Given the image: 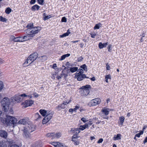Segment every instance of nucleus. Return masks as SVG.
<instances>
[{
  "label": "nucleus",
  "mask_w": 147,
  "mask_h": 147,
  "mask_svg": "<svg viewBox=\"0 0 147 147\" xmlns=\"http://www.w3.org/2000/svg\"><path fill=\"white\" fill-rule=\"evenodd\" d=\"M40 8V7L39 5H35L32 7L31 10L32 11L38 10Z\"/></svg>",
  "instance_id": "obj_20"
},
{
  "label": "nucleus",
  "mask_w": 147,
  "mask_h": 147,
  "mask_svg": "<svg viewBox=\"0 0 147 147\" xmlns=\"http://www.w3.org/2000/svg\"><path fill=\"white\" fill-rule=\"evenodd\" d=\"M30 62L31 61L30 59H28V57L23 64L24 67H26L28 66L31 63H30Z\"/></svg>",
  "instance_id": "obj_19"
},
{
  "label": "nucleus",
  "mask_w": 147,
  "mask_h": 147,
  "mask_svg": "<svg viewBox=\"0 0 147 147\" xmlns=\"http://www.w3.org/2000/svg\"><path fill=\"white\" fill-rule=\"evenodd\" d=\"M40 114L43 116H45L47 115V111L45 110L40 109L39 110Z\"/></svg>",
  "instance_id": "obj_23"
},
{
  "label": "nucleus",
  "mask_w": 147,
  "mask_h": 147,
  "mask_svg": "<svg viewBox=\"0 0 147 147\" xmlns=\"http://www.w3.org/2000/svg\"><path fill=\"white\" fill-rule=\"evenodd\" d=\"M61 75L63 76L65 78L68 76L67 73H66L64 70H63L61 72Z\"/></svg>",
  "instance_id": "obj_32"
},
{
  "label": "nucleus",
  "mask_w": 147,
  "mask_h": 147,
  "mask_svg": "<svg viewBox=\"0 0 147 147\" xmlns=\"http://www.w3.org/2000/svg\"><path fill=\"white\" fill-rule=\"evenodd\" d=\"M74 78H76L79 81H81L85 78H89L88 77H86L85 74H76Z\"/></svg>",
  "instance_id": "obj_8"
},
{
  "label": "nucleus",
  "mask_w": 147,
  "mask_h": 147,
  "mask_svg": "<svg viewBox=\"0 0 147 147\" xmlns=\"http://www.w3.org/2000/svg\"><path fill=\"white\" fill-rule=\"evenodd\" d=\"M103 140L102 138H100V139L97 142L98 143H102V142H103Z\"/></svg>",
  "instance_id": "obj_61"
},
{
  "label": "nucleus",
  "mask_w": 147,
  "mask_h": 147,
  "mask_svg": "<svg viewBox=\"0 0 147 147\" xmlns=\"http://www.w3.org/2000/svg\"><path fill=\"white\" fill-rule=\"evenodd\" d=\"M21 98H22L23 97H27L28 96L27 95L25 94H23L21 95H20Z\"/></svg>",
  "instance_id": "obj_63"
},
{
  "label": "nucleus",
  "mask_w": 147,
  "mask_h": 147,
  "mask_svg": "<svg viewBox=\"0 0 147 147\" xmlns=\"http://www.w3.org/2000/svg\"><path fill=\"white\" fill-rule=\"evenodd\" d=\"M36 2V0H31L30 2V3L31 4H34Z\"/></svg>",
  "instance_id": "obj_62"
},
{
  "label": "nucleus",
  "mask_w": 147,
  "mask_h": 147,
  "mask_svg": "<svg viewBox=\"0 0 147 147\" xmlns=\"http://www.w3.org/2000/svg\"><path fill=\"white\" fill-rule=\"evenodd\" d=\"M79 72H77L76 73V74H84V70L82 69H78Z\"/></svg>",
  "instance_id": "obj_33"
},
{
  "label": "nucleus",
  "mask_w": 147,
  "mask_h": 147,
  "mask_svg": "<svg viewBox=\"0 0 147 147\" xmlns=\"http://www.w3.org/2000/svg\"><path fill=\"white\" fill-rule=\"evenodd\" d=\"M147 128V125H144V127H143L142 129V131H144V129L146 128Z\"/></svg>",
  "instance_id": "obj_64"
},
{
  "label": "nucleus",
  "mask_w": 147,
  "mask_h": 147,
  "mask_svg": "<svg viewBox=\"0 0 147 147\" xmlns=\"http://www.w3.org/2000/svg\"><path fill=\"white\" fill-rule=\"evenodd\" d=\"M52 144L55 147H64L62 143L58 142H53Z\"/></svg>",
  "instance_id": "obj_16"
},
{
  "label": "nucleus",
  "mask_w": 147,
  "mask_h": 147,
  "mask_svg": "<svg viewBox=\"0 0 147 147\" xmlns=\"http://www.w3.org/2000/svg\"><path fill=\"white\" fill-rule=\"evenodd\" d=\"M25 127L29 131L31 132L35 130L36 126L35 125L30 124H28V126Z\"/></svg>",
  "instance_id": "obj_10"
},
{
  "label": "nucleus",
  "mask_w": 147,
  "mask_h": 147,
  "mask_svg": "<svg viewBox=\"0 0 147 147\" xmlns=\"http://www.w3.org/2000/svg\"><path fill=\"white\" fill-rule=\"evenodd\" d=\"M26 27L27 29L26 30V33L28 35L24 36L22 37V41L27 40L29 39V36L33 37L36 34L41 30V27L39 26L34 27L33 23L28 24Z\"/></svg>",
  "instance_id": "obj_1"
},
{
  "label": "nucleus",
  "mask_w": 147,
  "mask_h": 147,
  "mask_svg": "<svg viewBox=\"0 0 147 147\" xmlns=\"http://www.w3.org/2000/svg\"><path fill=\"white\" fill-rule=\"evenodd\" d=\"M72 140L74 142V144L75 145H78L79 144V142L78 141L73 139H72Z\"/></svg>",
  "instance_id": "obj_38"
},
{
  "label": "nucleus",
  "mask_w": 147,
  "mask_h": 147,
  "mask_svg": "<svg viewBox=\"0 0 147 147\" xmlns=\"http://www.w3.org/2000/svg\"><path fill=\"white\" fill-rule=\"evenodd\" d=\"M54 138H58L61 137V134L59 132L57 133L56 134H55L54 133Z\"/></svg>",
  "instance_id": "obj_27"
},
{
  "label": "nucleus",
  "mask_w": 147,
  "mask_h": 147,
  "mask_svg": "<svg viewBox=\"0 0 147 147\" xmlns=\"http://www.w3.org/2000/svg\"><path fill=\"white\" fill-rule=\"evenodd\" d=\"M35 118L36 119L35 120H38L39 119L41 118V116L38 113H36L35 114V115H34Z\"/></svg>",
  "instance_id": "obj_30"
},
{
  "label": "nucleus",
  "mask_w": 147,
  "mask_h": 147,
  "mask_svg": "<svg viewBox=\"0 0 147 147\" xmlns=\"http://www.w3.org/2000/svg\"><path fill=\"white\" fill-rule=\"evenodd\" d=\"M90 34L91 35V37L92 38H94L95 36L96 35V34L95 33H90Z\"/></svg>",
  "instance_id": "obj_51"
},
{
  "label": "nucleus",
  "mask_w": 147,
  "mask_h": 147,
  "mask_svg": "<svg viewBox=\"0 0 147 147\" xmlns=\"http://www.w3.org/2000/svg\"><path fill=\"white\" fill-rule=\"evenodd\" d=\"M105 79H111V76L110 75H107L105 76Z\"/></svg>",
  "instance_id": "obj_55"
},
{
  "label": "nucleus",
  "mask_w": 147,
  "mask_h": 147,
  "mask_svg": "<svg viewBox=\"0 0 147 147\" xmlns=\"http://www.w3.org/2000/svg\"><path fill=\"white\" fill-rule=\"evenodd\" d=\"M34 103V101L31 100H26L22 103L23 105L25 106V107L31 106Z\"/></svg>",
  "instance_id": "obj_9"
},
{
  "label": "nucleus",
  "mask_w": 147,
  "mask_h": 147,
  "mask_svg": "<svg viewBox=\"0 0 147 147\" xmlns=\"http://www.w3.org/2000/svg\"><path fill=\"white\" fill-rule=\"evenodd\" d=\"M121 135L120 134H118L117 135H115L113 138V140L114 141L119 140L121 139Z\"/></svg>",
  "instance_id": "obj_18"
},
{
  "label": "nucleus",
  "mask_w": 147,
  "mask_h": 147,
  "mask_svg": "<svg viewBox=\"0 0 147 147\" xmlns=\"http://www.w3.org/2000/svg\"><path fill=\"white\" fill-rule=\"evenodd\" d=\"M54 133H51L47 134L46 135V137L48 138H54Z\"/></svg>",
  "instance_id": "obj_26"
},
{
  "label": "nucleus",
  "mask_w": 147,
  "mask_h": 147,
  "mask_svg": "<svg viewBox=\"0 0 147 147\" xmlns=\"http://www.w3.org/2000/svg\"><path fill=\"white\" fill-rule=\"evenodd\" d=\"M106 69L107 70H109L110 69V67L108 63H107L106 65Z\"/></svg>",
  "instance_id": "obj_57"
},
{
  "label": "nucleus",
  "mask_w": 147,
  "mask_h": 147,
  "mask_svg": "<svg viewBox=\"0 0 147 147\" xmlns=\"http://www.w3.org/2000/svg\"><path fill=\"white\" fill-rule=\"evenodd\" d=\"M61 105L60 104L57 106L56 107V109H57L59 111H60V110L61 109H62V108H61Z\"/></svg>",
  "instance_id": "obj_50"
},
{
  "label": "nucleus",
  "mask_w": 147,
  "mask_h": 147,
  "mask_svg": "<svg viewBox=\"0 0 147 147\" xmlns=\"http://www.w3.org/2000/svg\"><path fill=\"white\" fill-rule=\"evenodd\" d=\"M81 120L83 121L84 123H86V122L88 121V120H87L86 119V118L84 117H83L81 118Z\"/></svg>",
  "instance_id": "obj_53"
},
{
  "label": "nucleus",
  "mask_w": 147,
  "mask_h": 147,
  "mask_svg": "<svg viewBox=\"0 0 147 147\" xmlns=\"http://www.w3.org/2000/svg\"><path fill=\"white\" fill-rule=\"evenodd\" d=\"M46 14H45V13L43 14V16H45L44 17V19H43V20H47L48 19L50 18L51 17L50 16H46Z\"/></svg>",
  "instance_id": "obj_34"
},
{
  "label": "nucleus",
  "mask_w": 147,
  "mask_h": 147,
  "mask_svg": "<svg viewBox=\"0 0 147 147\" xmlns=\"http://www.w3.org/2000/svg\"><path fill=\"white\" fill-rule=\"evenodd\" d=\"M1 104L3 109L5 112H7L9 109L10 101L7 97H4L1 101Z\"/></svg>",
  "instance_id": "obj_3"
},
{
  "label": "nucleus",
  "mask_w": 147,
  "mask_h": 147,
  "mask_svg": "<svg viewBox=\"0 0 147 147\" xmlns=\"http://www.w3.org/2000/svg\"><path fill=\"white\" fill-rule=\"evenodd\" d=\"M112 46L111 45H109L107 47V49H108V51L109 52H111V49L112 48Z\"/></svg>",
  "instance_id": "obj_48"
},
{
  "label": "nucleus",
  "mask_w": 147,
  "mask_h": 147,
  "mask_svg": "<svg viewBox=\"0 0 147 147\" xmlns=\"http://www.w3.org/2000/svg\"><path fill=\"white\" fill-rule=\"evenodd\" d=\"M39 58H40V60L41 61L43 62L47 59V57L46 56L43 55Z\"/></svg>",
  "instance_id": "obj_29"
},
{
  "label": "nucleus",
  "mask_w": 147,
  "mask_h": 147,
  "mask_svg": "<svg viewBox=\"0 0 147 147\" xmlns=\"http://www.w3.org/2000/svg\"><path fill=\"white\" fill-rule=\"evenodd\" d=\"M0 120L4 125L7 126L13 125L17 122L16 119L15 117L9 116H7L6 118L1 117Z\"/></svg>",
  "instance_id": "obj_2"
},
{
  "label": "nucleus",
  "mask_w": 147,
  "mask_h": 147,
  "mask_svg": "<svg viewBox=\"0 0 147 147\" xmlns=\"http://www.w3.org/2000/svg\"><path fill=\"white\" fill-rule=\"evenodd\" d=\"M11 9L9 7L7 8L5 10V12L7 14H9L11 11Z\"/></svg>",
  "instance_id": "obj_36"
},
{
  "label": "nucleus",
  "mask_w": 147,
  "mask_h": 147,
  "mask_svg": "<svg viewBox=\"0 0 147 147\" xmlns=\"http://www.w3.org/2000/svg\"><path fill=\"white\" fill-rule=\"evenodd\" d=\"M66 65L67 66V67L68 68H70V67H73V65L69 63V62H67L66 63Z\"/></svg>",
  "instance_id": "obj_41"
},
{
  "label": "nucleus",
  "mask_w": 147,
  "mask_h": 147,
  "mask_svg": "<svg viewBox=\"0 0 147 147\" xmlns=\"http://www.w3.org/2000/svg\"><path fill=\"white\" fill-rule=\"evenodd\" d=\"M92 121L94 122H95L96 124H99L101 122V121L99 120L98 118L96 117L93 118Z\"/></svg>",
  "instance_id": "obj_25"
},
{
  "label": "nucleus",
  "mask_w": 147,
  "mask_h": 147,
  "mask_svg": "<svg viewBox=\"0 0 147 147\" xmlns=\"http://www.w3.org/2000/svg\"><path fill=\"white\" fill-rule=\"evenodd\" d=\"M101 101V100L99 98H96L91 100L88 105L90 107L96 106L99 104Z\"/></svg>",
  "instance_id": "obj_5"
},
{
  "label": "nucleus",
  "mask_w": 147,
  "mask_h": 147,
  "mask_svg": "<svg viewBox=\"0 0 147 147\" xmlns=\"http://www.w3.org/2000/svg\"><path fill=\"white\" fill-rule=\"evenodd\" d=\"M78 138L77 134H75L72 136V139H76V138Z\"/></svg>",
  "instance_id": "obj_54"
},
{
  "label": "nucleus",
  "mask_w": 147,
  "mask_h": 147,
  "mask_svg": "<svg viewBox=\"0 0 147 147\" xmlns=\"http://www.w3.org/2000/svg\"><path fill=\"white\" fill-rule=\"evenodd\" d=\"M65 56L64 55H62L61 58L59 59V60L60 61L63 60L64 59H65Z\"/></svg>",
  "instance_id": "obj_56"
},
{
  "label": "nucleus",
  "mask_w": 147,
  "mask_h": 147,
  "mask_svg": "<svg viewBox=\"0 0 147 147\" xmlns=\"http://www.w3.org/2000/svg\"><path fill=\"white\" fill-rule=\"evenodd\" d=\"M10 147H20L17 144H14L11 145Z\"/></svg>",
  "instance_id": "obj_60"
},
{
  "label": "nucleus",
  "mask_w": 147,
  "mask_h": 147,
  "mask_svg": "<svg viewBox=\"0 0 147 147\" xmlns=\"http://www.w3.org/2000/svg\"><path fill=\"white\" fill-rule=\"evenodd\" d=\"M37 2L38 4L42 5L44 4V0H37Z\"/></svg>",
  "instance_id": "obj_43"
},
{
  "label": "nucleus",
  "mask_w": 147,
  "mask_h": 147,
  "mask_svg": "<svg viewBox=\"0 0 147 147\" xmlns=\"http://www.w3.org/2000/svg\"><path fill=\"white\" fill-rule=\"evenodd\" d=\"M78 67H70L69 70L71 73H74L77 71Z\"/></svg>",
  "instance_id": "obj_24"
},
{
  "label": "nucleus",
  "mask_w": 147,
  "mask_h": 147,
  "mask_svg": "<svg viewBox=\"0 0 147 147\" xmlns=\"http://www.w3.org/2000/svg\"><path fill=\"white\" fill-rule=\"evenodd\" d=\"M53 114L51 113L47 114V115L45 117L42 121V123L45 124L47 123L52 118Z\"/></svg>",
  "instance_id": "obj_6"
},
{
  "label": "nucleus",
  "mask_w": 147,
  "mask_h": 147,
  "mask_svg": "<svg viewBox=\"0 0 147 147\" xmlns=\"http://www.w3.org/2000/svg\"><path fill=\"white\" fill-rule=\"evenodd\" d=\"M108 45L107 42L102 43L101 42H100L98 44V47L100 49H102L104 47H105Z\"/></svg>",
  "instance_id": "obj_17"
},
{
  "label": "nucleus",
  "mask_w": 147,
  "mask_h": 147,
  "mask_svg": "<svg viewBox=\"0 0 147 147\" xmlns=\"http://www.w3.org/2000/svg\"><path fill=\"white\" fill-rule=\"evenodd\" d=\"M143 131H141L139 133L136 134L135 135V137L139 138L140 137V135L143 134Z\"/></svg>",
  "instance_id": "obj_42"
},
{
  "label": "nucleus",
  "mask_w": 147,
  "mask_h": 147,
  "mask_svg": "<svg viewBox=\"0 0 147 147\" xmlns=\"http://www.w3.org/2000/svg\"><path fill=\"white\" fill-rule=\"evenodd\" d=\"M13 99L15 101L17 102H19L22 101L23 98H21L20 95L16 94L13 97Z\"/></svg>",
  "instance_id": "obj_15"
},
{
  "label": "nucleus",
  "mask_w": 147,
  "mask_h": 147,
  "mask_svg": "<svg viewBox=\"0 0 147 147\" xmlns=\"http://www.w3.org/2000/svg\"><path fill=\"white\" fill-rule=\"evenodd\" d=\"M91 88V87L89 85H86L82 86L79 92L82 96H86L89 93V90Z\"/></svg>",
  "instance_id": "obj_4"
},
{
  "label": "nucleus",
  "mask_w": 147,
  "mask_h": 147,
  "mask_svg": "<svg viewBox=\"0 0 147 147\" xmlns=\"http://www.w3.org/2000/svg\"><path fill=\"white\" fill-rule=\"evenodd\" d=\"M80 67L83 69L85 71H87V69L86 65V64H84L80 66Z\"/></svg>",
  "instance_id": "obj_35"
},
{
  "label": "nucleus",
  "mask_w": 147,
  "mask_h": 147,
  "mask_svg": "<svg viewBox=\"0 0 147 147\" xmlns=\"http://www.w3.org/2000/svg\"><path fill=\"white\" fill-rule=\"evenodd\" d=\"M102 111L103 113L106 115H108L109 113V111L107 109H104L102 110Z\"/></svg>",
  "instance_id": "obj_22"
},
{
  "label": "nucleus",
  "mask_w": 147,
  "mask_h": 147,
  "mask_svg": "<svg viewBox=\"0 0 147 147\" xmlns=\"http://www.w3.org/2000/svg\"><path fill=\"white\" fill-rule=\"evenodd\" d=\"M38 54L36 52H34L30 55L28 57V59L31 61L30 63H32L35 61L38 57Z\"/></svg>",
  "instance_id": "obj_7"
},
{
  "label": "nucleus",
  "mask_w": 147,
  "mask_h": 147,
  "mask_svg": "<svg viewBox=\"0 0 147 147\" xmlns=\"http://www.w3.org/2000/svg\"><path fill=\"white\" fill-rule=\"evenodd\" d=\"M3 87V82L0 81V91H1Z\"/></svg>",
  "instance_id": "obj_45"
},
{
  "label": "nucleus",
  "mask_w": 147,
  "mask_h": 147,
  "mask_svg": "<svg viewBox=\"0 0 147 147\" xmlns=\"http://www.w3.org/2000/svg\"><path fill=\"white\" fill-rule=\"evenodd\" d=\"M60 105L61 106V108H62V109H64L66 107H65V105H64L62 103Z\"/></svg>",
  "instance_id": "obj_59"
},
{
  "label": "nucleus",
  "mask_w": 147,
  "mask_h": 147,
  "mask_svg": "<svg viewBox=\"0 0 147 147\" xmlns=\"http://www.w3.org/2000/svg\"><path fill=\"white\" fill-rule=\"evenodd\" d=\"M30 132L26 128L24 127V136L26 138H29L30 136Z\"/></svg>",
  "instance_id": "obj_14"
},
{
  "label": "nucleus",
  "mask_w": 147,
  "mask_h": 147,
  "mask_svg": "<svg viewBox=\"0 0 147 147\" xmlns=\"http://www.w3.org/2000/svg\"><path fill=\"white\" fill-rule=\"evenodd\" d=\"M80 128L81 130H83L85 129L86 128L88 127H87V126H86V125L85 124V125H81L80 126Z\"/></svg>",
  "instance_id": "obj_40"
},
{
  "label": "nucleus",
  "mask_w": 147,
  "mask_h": 147,
  "mask_svg": "<svg viewBox=\"0 0 147 147\" xmlns=\"http://www.w3.org/2000/svg\"><path fill=\"white\" fill-rule=\"evenodd\" d=\"M70 102V101L68 102H67L66 101H65L63 102L62 103L63 104H64V105H65V107L66 106L67 104H68Z\"/></svg>",
  "instance_id": "obj_58"
},
{
  "label": "nucleus",
  "mask_w": 147,
  "mask_h": 147,
  "mask_svg": "<svg viewBox=\"0 0 147 147\" xmlns=\"http://www.w3.org/2000/svg\"><path fill=\"white\" fill-rule=\"evenodd\" d=\"M124 120L125 118L123 116H121L120 117L119 119V124L121 125H122L124 122Z\"/></svg>",
  "instance_id": "obj_21"
},
{
  "label": "nucleus",
  "mask_w": 147,
  "mask_h": 147,
  "mask_svg": "<svg viewBox=\"0 0 147 147\" xmlns=\"http://www.w3.org/2000/svg\"><path fill=\"white\" fill-rule=\"evenodd\" d=\"M7 20L6 18L3 17L2 16H0V21L6 22Z\"/></svg>",
  "instance_id": "obj_39"
},
{
  "label": "nucleus",
  "mask_w": 147,
  "mask_h": 147,
  "mask_svg": "<svg viewBox=\"0 0 147 147\" xmlns=\"http://www.w3.org/2000/svg\"><path fill=\"white\" fill-rule=\"evenodd\" d=\"M69 35L68 33H67L66 32L65 33L63 34L62 35H60V37L61 38H63L65 37L66 36H68Z\"/></svg>",
  "instance_id": "obj_44"
},
{
  "label": "nucleus",
  "mask_w": 147,
  "mask_h": 147,
  "mask_svg": "<svg viewBox=\"0 0 147 147\" xmlns=\"http://www.w3.org/2000/svg\"><path fill=\"white\" fill-rule=\"evenodd\" d=\"M101 26L102 24L100 23H99L98 24H96L94 26V30L99 29L100 28V27H101Z\"/></svg>",
  "instance_id": "obj_31"
},
{
  "label": "nucleus",
  "mask_w": 147,
  "mask_h": 147,
  "mask_svg": "<svg viewBox=\"0 0 147 147\" xmlns=\"http://www.w3.org/2000/svg\"><path fill=\"white\" fill-rule=\"evenodd\" d=\"M61 21L62 22H67V19L65 17H63L62 18Z\"/></svg>",
  "instance_id": "obj_49"
},
{
  "label": "nucleus",
  "mask_w": 147,
  "mask_h": 147,
  "mask_svg": "<svg viewBox=\"0 0 147 147\" xmlns=\"http://www.w3.org/2000/svg\"><path fill=\"white\" fill-rule=\"evenodd\" d=\"M83 59L84 58L82 56L79 57L78 58L77 61L78 62H81L83 60Z\"/></svg>",
  "instance_id": "obj_46"
},
{
  "label": "nucleus",
  "mask_w": 147,
  "mask_h": 147,
  "mask_svg": "<svg viewBox=\"0 0 147 147\" xmlns=\"http://www.w3.org/2000/svg\"><path fill=\"white\" fill-rule=\"evenodd\" d=\"M0 136L4 139H7L8 137V133L4 130H0Z\"/></svg>",
  "instance_id": "obj_11"
},
{
  "label": "nucleus",
  "mask_w": 147,
  "mask_h": 147,
  "mask_svg": "<svg viewBox=\"0 0 147 147\" xmlns=\"http://www.w3.org/2000/svg\"><path fill=\"white\" fill-rule=\"evenodd\" d=\"M92 121H90L88 122L87 123H86V125L87 127L88 128V127L92 124Z\"/></svg>",
  "instance_id": "obj_47"
},
{
  "label": "nucleus",
  "mask_w": 147,
  "mask_h": 147,
  "mask_svg": "<svg viewBox=\"0 0 147 147\" xmlns=\"http://www.w3.org/2000/svg\"><path fill=\"white\" fill-rule=\"evenodd\" d=\"M31 147H41V144L38 142H36L35 144L32 146Z\"/></svg>",
  "instance_id": "obj_28"
},
{
  "label": "nucleus",
  "mask_w": 147,
  "mask_h": 147,
  "mask_svg": "<svg viewBox=\"0 0 147 147\" xmlns=\"http://www.w3.org/2000/svg\"><path fill=\"white\" fill-rule=\"evenodd\" d=\"M11 38L15 42H22V37H15L14 36H11Z\"/></svg>",
  "instance_id": "obj_12"
},
{
  "label": "nucleus",
  "mask_w": 147,
  "mask_h": 147,
  "mask_svg": "<svg viewBox=\"0 0 147 147\" xmlns=\"http://www.w3.org/2000/svg\"><path fill=\"white\" fill-rule=\"evenodd\" d=\"M80 128H75V131H76V133H79L80 132Z\"/></svg>",
  "instance_id": "obj_52"
},
{
  "label": "nucleus",
  "mask_w": 147,
  "mask_h": 147,
  "mask_svg": "<svg viewBox=\"0 0 147 147\" xmlns=\"http://www.w3.org/2000/svg\"><path fill=\"white\" fill-rule=\"evenodd\" d=\"M0 147H7V145L5 142H0Z\"/></svg>",
  "instance_id": "obj_37"
},
{
  "label": "nucleus",
  "mask_w": 147,
  "mask_h": 147,
  "mask_svg": "<svg viewBox=\"0 0 147 147\" xmlns=\"http://www.w3.org/2000/svg\"><path fill=\"white\" fill-rule=\"evenodd\" d=\"M29 120V118L28 117H24L23 119L19 120L18 123L22 124H25Z\"/></svg>",
  "instance_id": "obj_13"
}]
</instances>
